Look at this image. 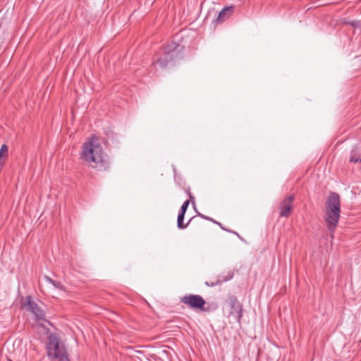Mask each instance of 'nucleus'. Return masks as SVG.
<instances>
[{
  "mask_svg": "<svg viewBox=\"0 0 361 361\" xmlns=\"http://www.w3.org/2000/svg\"><path fill=\"white\" fill-rule=\"evenodd\" d=\"M80 158L90 166L99 171H109L111 167V161L95 136H92L82 145Z\"/></svg>",
  "mask_w": 361,
  "mask_h": 361,
  "instance_id": "obj_1",
  "label": "nucleus"
},
{
  "mask_svg": "<svg viewBox=\"0 0 361 361\" xmlns=\"http://www.w3.org/2000/svg\"><path fill=\"white\" fill-rule=\"evenodd\" d=\"M325 222L329 231L334 232L340 219L341 200L340 196L335 192H331L326 202Z\"/></svg>",
  "mask_w": 361,
  "mask_h": 361,
  "instance_id": "obj_2",
  "label": "nucleus"
},
{
  "mask_svg": "<svg viewBox=\"0 0 361 361\" xmlns=\"http://www.w3.org/2000/svg\"><path fill=\"white\" fill-rule=\"evenodd\" d=\"M47 340V354L51 360L70 361L66 347L56 334H49Z\"/></svg>",
  "mask_w": 361,
  "mask_h": 361,
  "instance_id": "obj_3",
  "label": "nucleus"
},
{
  "mask_svg": "<svg viewBox=\"0 0 361 361\" xmlns=\"http://www.w3.org/2000/svg\"><path fill=\"white\" fill-rule=\"evenodd\" d=\"M183 47L176 42L167 44L163 49V52L153 63H157L160 68H164L171 63L182 57Z\"/></svg>",
  "mask_w": 361,
  "mask_h": 361,
  "instance_id": "obj_4",
  "label": "nucleus"
},
{
  "mask_svg": "<svg viewBox=\"0 0 361 361\" xmlns=\"http://www.w3.org/2000/svg\"><path fill=\"white\" fill-rule=\"evenodd\" d=\"M180 301L181 303L187 305L188 307L200 311L207 304L201 295L195 294H186L180 298Z\"/></svg>",
  "mask_w": 361,
  "mask_h": 361,
  "instance_id": "obj_5",
  "label": "nucleus"
},
{
  "mask_svg": "<svg viewBox=\"0 0 361 361\" xmlns=\"http://www.w3.org/2000/svg\"><path fill=\"white\" fill-rule=\"evenodd\" d=\"M23 307L33 314L37 319L46 320L44 311L32 300L31 295L26 296L25 302L23 303Z\"/></svg>",
  "mask_w": 361,
  "mask_h": 361,
  "instance_id": "obj_6",
  "label": "nucleus"
},
{
  "mask_svg": "<svg viewBox=\"0 0 361 361\" xmlns=\"http://www.w3.org/2000/svg\"><path fill=\"white\" fill-rule=\"evenodd\" d=\"M228 307H230L229 316H233L235 320L240 323L243 317V306L235 295H229L228 299Z\"/></svg>",
  "mask_w": 361,
  "mask_h": 361,
  "instance_id": "obj_7",
  "label": "nucleus"
},
{
  "mask_svg": "<svg viewBox=\"0 0 361 361\" xmlns=\"http://www.w3.org/2000/svg\"><path fill=\"white\" fill-rule=\"evenodd\" d=\"M294 196L289 195L286 197L279 205V216L288 217L293 208Z\"/></svg>",
  "mask_w": 361,
  "mask_h": 361,
  "instance_id": "obj_8",
  "label": "nucleus"
},
{
  "mask_svg": "<svg viewBox=\"0 0 361 361\" xmlns=\"http://www.w3.org/2000/svg\"><path fill=\"white\" fill-rule=\"evenodd\" d=\"M233 6H225L219 13L217 18L214 20L216 23H221L230 18L234 13Z\"/></svg>",
  "mask_w": 361,
  "mask_h": 361,
  "instance_id": "obj_9",
  "label": "nucleus"
},
{
  "mask_svg": "<svg viewBox=\"0 0 361 361\" xmlns=\"http://www.w3.org/2000/svg\"><path fill=\"white\" fill-rule=\"evenodd\" d=\"M349 161L353 163L361 162V151L357 147H354L350 152Z\"/></svg>",
  "mask_w": 361,
  "mask_h": 361,
  "instance_id": "obj_10",
  "label": "nucleus"
},
{
  "mask_svg": "<svg viewBox=\"0 0 361 361\" xmlns=\"http://www.w3.org/2000/svg\"><path fill=\"white\" fill-rule=\"evenodd\" d=\"M184 218H185V214H182V213H178V217H177V227L179 228V229H185V228L188 227V224H190V222L192 220V218H191L187 224H184L183 221H184Z\"/></svg>",
  "mask_w": 361,
  "mask_h": 361,
  "instance_id": "obj_11",
  "label": "nucleus"
},
{
  "mask_svg": "<svg viewBox=\"0 0 361 361\" xmlns=\"http://www.w3.org/2000/svg\"><path fill=\"white\" fill-rule=\"evenodd\" d=\"M217 308H218V305L216 302H212L210 304H207V307H205V305L203 306V309H201L200 311L205 312H209L214 311V310H217Z\"/></svg>",
  "mask_w": 361,
  "mask_h": 361,
  "instance_id": "obj_12",
  "label": "nucleus"
},
{
  "mask_svg": "<svg viewBox=\"0 0 361 361\" xmlns=\"http://www.w3.org/2000/svg\"><path fill=\"white\" fill-rule=\"evenodd\" d=\"M44 279L47 282L52 284L56 288H59L60 290L63 289V286L60 282H56L54 280H53L52 279H51L49 276H45Z\"/></svg>",
  "mask_w": 361,
  "mask_h": 361,
  "instance_id": "obj_13",
  "label": "nucleus"
},
{
  "mask_svg": "<svg viewBox=\"0 0 361 361\" xmlns=\"http://www.w3.org/2000/svg\"><path fill=\"white\" fill-rule=\"evenodd\" d=\"M232 278V276H229V277H225L223 280H216V281H214V282H205V284L207 286H210V287H213V286H215L216 285H219L221 284L222 282H226L227 281H228L229 279H231Z\"/></svg>",
  "mask_w": 361,
  "mask_h": 361,
  "instance_id": "obj_14",
  "label": "nucleus"
},
{
  "mask_svg": "<svg viewBox=\"0 0 361 361\" xmlns=\"http://www.w3.org/2000/svg\"><path fill=\"white\" fill-rule=\"evenodd\" d=\"M190 200H185L183 204L181 205L179 213H182L185 214V212L188 209Z\"/></svg>",
  "mask_w": 361,
  "mask_h": 361,
  "instance_id": "obj_15",
  "label": "nucleus"
},
{
  "mask_svg": "<svg viewBox=\"0 0 361 361\" xmlns=\"http://www.w3.org/2000/svg\"><path fill=\"white\" fill-rule=\"evenodd\" d=\"M198 216L204 219H206V220H208V221H210L212 222H213L214 224V223H217V221L214 219H213L212 218L209 217V216H205L202 214H200V213H198Z\"/></svg>",
  "mask_w": 361,
  "mask_h": 361,
  "instance_id": "obj_16",
  "label": "nucleus"
},
{
  "mask_svg": "<svg viewBox=\"0 0 361 361\" xmlns=\"http://www.w3.org/2000/svg\"><path fill=\"white\" fill-rule=\"evenodd\" d=\"M185 192L186 193L188 194L190 201L193 202L194 201V199L195 197H193V195H192L191 192H190V187H188L186 189H185Z\"/></svg>",
  "mask_w": 361,
  "mask_h": 361,
  "instance_id": "obj_17",
  "label": "nucleus"
},
{
  "mask_svg": "<svg viewBox=\"0 0 361 361\" xmlns=\"http://www.w3.org/2000/svg\"><path fill=\"white\" fill-rule=\"evenodd\" d=\"M215 224H217V225H219V226L221 227V229H223V230H224V231H228V232H229V231H230V230H228V229H227V228H224V227L223 226V225H222L220 222H218V221H217V223H215Z\"/></svg>",
  "mask_w": 361,
  "mask_h": 361,
  "instance_id": "obj_18",
  "label": "nucleus"
},
{
  "mask_svg": "<svg viewBox=\"0 0 361 361\" xmlns=\"http://www.w3.org/2000/svg\"><path fill=\"white\" fill-rule=\"evenodd\" d=\"M229 233H232L236 235L237 237L239 238V239H240L241 240H243V238L236 231H230Z\"/></svg>",
  "mask_w": 361,
  "mask_h": 361,
  "instance_id": "obj_19",
  "label": "nucleus"
},
{
  "mask_svg": "<svg viewBox=\"0 0 361 361\" xmlns=\"http://www.w3.org/2000/svg\"><path fill=\"white\" fill-rule=\"evenodd\" d=\"M357 23V21H353V22L350 23V25L353 26H355Z\"/></svg>",
  "mask_w": 361,
  "mask_h": 361,
  "instance_id": "obj_20",
  "label": "nucleus"
}]
</instances>
